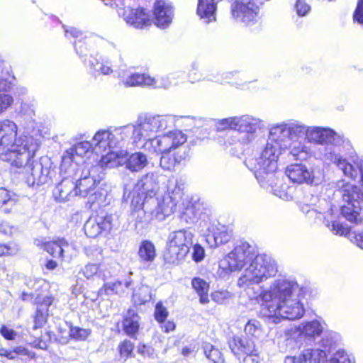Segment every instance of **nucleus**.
I'll return each instance as SVG.
<instances>
[{
	"mask_svg": "<svg viewBox=\"0 0 363 363\" xmlns=\"http://www.w3.org/2000/svg\"><path fill=\"white\" fill-rule=\"evenodd\" d=\"M243 271L237 281L252 301L262 307L264 316L274 323L282 320H296L305 313L301 302V287L290 279L279 277L268 287L259 286L278 273L277 261L266 254L254 256L253 248L247 242L237 245L233 251L219 262L218 273L225 277L230 273Z\"/></svg>",
	"mask_w": 363,
	"mask_h": 363,
	"instance_id": "nucleus-1",
	"label": "nucleus"
},
{
	"mask_svg": "<svg viewBox=\"0 0 363 363\" xmlns=\"http://www.w3.org/2000/svg\"><path fill=\"white\" fill-rule=\"evenodd\" d=\"M18 126L12 121H0V159L16 167L26 168L30 175L28 182L32 185L48 183L55 174L50 167L32 160L38 148V143L32 136H17Z\"/></svg>",
	"mask_w": 363,
	"mask_h": 363,
	"instance_id": "nucleus-2",
	"label": "nucleus"
},
{
	"mask_svg": "<svg viewBox=\"0 0 363 363\" xmlns=\"http://www.w3.org/2000/svg\"><path fill=\"white\" fill-rule=\"evenodd\" d=\"M324 158L333 163L346 177L356 180L359 177L361 187L340 180L336 184V194L341 196L345 203L341 207L342 216L350 223L363 225V159L356 157L352 159V164L332 147L326 148ZM353 234V236L350 234V240L363 249V230L358 229Z\"/></svg>",
	"mask_w": 363,
	"mask_h": 363,
	"instance_id": "nucleus-3",
	"label": "nucleus"
},
{
	"mask_svg": "<svg viewBox=\"0 0 363 363\" xmlns=\"http://www.w3.org/2000/svg\"><path fill=\"white\" fill-rule=\"evenodd\" d=\"M269 133L288 151V155L296 160H304L311 153L306 145L303 135L309 143L341 146L349 143L343 135L328 128L307 126L296 120H287L269 127Z\"/></svg>",
	"mask_w": 363,
	"mask_h": 363,
	"instance_id": "nucleus-4",
	"label": "nucleus"
},
{
	"mask_svg": "<svg viewBox=\"0 0 363 363\" xmlns=\"http://www.w3.org/2000/svg\"><path fill=\"white\" fill-rule=\"evenodd\" d=\"M173 123V118L169 116L144 115L139 116L134 125L100 130L91 140L93 152L99 155L112 149L122 148L128 138L132 139L133 143H137L142 138L164 130Z\"/></svg>",
	"mask_w": 363,
	"mask_h": 363,
	"instance_id": "nucleus-5",
	"label": "nucleus"
},
{
	"mask_svg": "<svg viewBox=\"0 0 363 363\" xmlns=\"http://www.w3.org/2000/svg\"><path fill=\"white\" fill-rule=\"evenodd\" d=\"M288 151L273 135L269 133L267 142L258 157H249L245 163L247 167L254 172L260 185L271 188L274 194L282 199H288L289 187L282 179L277 178L275 172L278 167V160Z\"/></svg>",
	"mask_w": 363,
	"mask_h": 363,
	"instance_id": "nucleus-6",
	"label": "nucleus"
},
{
	"mask_svg": "<svg viewBox=\"0 0 363 363\" xmlns=\"http://www.w3.org/2000/svg\"><path fill=\"white\" fill-rule=\"evenodd\" d=\"M216 126L218 131L228 129L237 131L239 134L238 141L242 145H248L257 139L265 123L257 117L245 114L218 120Z\"/></svg>",
	"mask_w": 363,
	"mask_h": 363,
	"instance_id": "nucleus-7",
	"label": "nucleus"
},
{
	"mask_svg": "<svg viewBox=\"0 0 363 363\" xmlns=\"http://www.w3.org/2000/svg\"><path fill=\"white\" fill-rule=\"evenodd\" d=\"M150 115L152 116L151 114ZM157 116H169L173 118V125L162 130V132L175 125V119L173 116L170 115ZM158 133H161V131L154 133L147 138H143L145 140L143 148L145 151L152 154H156L157 155L161 153H172V152L179 150V148L187 140L186 134L179 130H170L163 135L152 138V135Z\"/></svg>",
	"mask_w": 363,
	"mask_h": 363,
	"instance_id": "nucleus-8",
	"label": "nucleus"
},
{
	"mask_svg": "<svg viewBox=\"0 0 363 363\" xmlns=\"http://www.w3.org/2000/svg\"><path fill=\"white\" fill-rule=\"evenodd\" d=\"M193 234L189 230H179L169 233L164 259L170 264H179L184 259L192 245Z\"/></svg>",
	"mask_w": 363,
	"mask_h": 363,
	"instance_id": "nucleus-9",
	"label": "nucleus"
},
{
	"mask_svg": "<svg viewBox=\"0 0 363 363\" xmlns=\"http://www.w3.org/2000/svg\"><path fill=\"white\" fill-rule=\"evenodd\" d=\"M93 150L92 143L89 141L77 143L67 149L62 157L60 170L67 172L69 169L72 172H78L82 169L91 168L93 165L87 162L89 155Z\"/></svg>",
	"mask_w": 363,
	"mask_h": 363,
	"instance_id": "nucleus-10",
	"label": "nucleus"
},
{
	"mask_svg": "<svg viewBox=\"0 0 363 363\" xmlns=\"http://www.w3.org/2000/svg\"><path fill=\"white\" fill-rule=\"evenodd\" d=\"M76 189L77 195L88 198L89 202L94 203L102 196L99 192L97 180L94 175L91 174L90 168L82 169L78 172L77 177H75Z\"/></svg>",
	"mask_w": 363,
	"mask_h": 363,
	"instance_id": "nucleus-11",
	"label": "nucleus"
},
{
	"mask_svg": "<svg viewBox=\"0 0 363 363\" xmlns=\"http://www.w3.org/2000/svg\"><path fill=\"white\" fill-rule=\"evenodd\" d=\"M35 243L53 257L60 258L64 261L69 262L76 255L74 245L65 238H58L52 241L36 240Z\"/></svg>",
	"mask_w": 363,
	"mask_h": 363,
	"instance_id": "nucleus-12",
	"label": "nucleus"
},
{
	"mask_svg": "<svg viewBox=\"0 0 363 363\" xmlns=\"http://www.w3.org/2000/svg\"><path fill=\"white\" fill-rule=\"evenodd\" d=\"M286 175L294 183L318 185L323 180L320 170L309 169L302 164H292L286 168Z\"/></svg>",
	"mask_w": 363,
	"mask_h": 363,
	"instance_id": "nucleus-13",
	"label": "nucleus"
},
{
	"mask_svg": "<svg viewBox=\"0 0 363 363\" xmlns=\"http://www.w3.org/2000/svg\"><path fill=\"white\" fill-rule=\"evenodd\" d=\"M160 175L157 172H149L142 177L135 185L132 191H128L125 188L123 198L139 197L146 199L153 196L159 189Z\"/></svg>",
	"mask_w": 363,
	"mask_h": 363,
	"instance_id": "nucleus-14",
	"label": "nucleus"
},
{
	"mask_svg": "<svg viewBox=\"0 0 363 363\" xmlns=\"http://www.w3.org/2000/svg\"><path fill=\"white\" fill-rule=\"evenodd\" d=\"M233 17L246 26L255 23L259 13V6L255 0H235L231 5Z\"/></svg>",
	"mask_w": 363,
	"mask_h": 363,
	"instance_id": "nucleus-15",
	"label": "nucleus"
},
{
	"mask_svg": "<svg viewBox=\"0 0 363 363\" xmlns=\"http://www.w3.org/2000/svg\"><path fill=\"white\" fill-rule=\"evenodd\" d=\"M61 172L67 174V175L56 185L53 189L52 194L56 201L65 202L70 201L75 196H78L75 182V177H77L78 172H72L69 169L67 172Z\"/></svg>",
	"mask_w": 363,
	"mask_h": 363,
	"instance_id": "nucleus-16",
	"label": "nucleus"
},
{
	"mask_svg": "<svg viewBox=\"0 0 363 363\" xmlns=\"http://www.w3.org/2000/svg\"><path fill=\"white\" fill-rule=\"evenodd\" d=\"M126 201L130 200L131 216L135 219L136 226L147 224L155 220L153 213V208H151L146 202V199L139 197L124 198Z\"/></svg>",
	"mask_w": 363,
	"mask_h": 363,
	"instance_id": "nucleus-17",
	"label": "nucleus"
},
{
	"mask_svg": "<svg viewBox=\"0 0 363 363\" xmlns=\"http://www.w3.org/2000/svg\"><path fill=\"white\" fill-rule=\"evenodd\" d=\"M115 218L112 215L91 216L84 224V232L90 238H96L103 231L109 232L116 226Z\"/></svg>",
	"mask_w": 363,
	"mask_h": 363,
	"instance_id": "nucleus-18",
	"label": "nucleus"
},
{
	"mask_svg": "<svg viewBox=\"0 0 363 363\" xmlns=\"http://www.w3.org/2000/svg\"><path fill=\"white\" fill-rule=\"evenodd\" d=\"M146 202L151 208H153L154 217L157 221H162L165 218L172 213L177 206L174 199L170 196L159 195L157 197L150 196L146 198Z\"/></svg>",
	"mask_w": 363,
	"mask_h": 363,
	"instance_id": "nucleus-19",
	"label": "nucleus"
},
{
	"mask_svg": "<svg viewBox=\"0 0 363 363\" xmlns=\"http://www.w3.org/2000/svg\"><path fill=\"white\" fill-rule=\"evenodd\" d=\"M118 15L129 25L136 28H143L151 24V20L147 13L143 9H132L130 7H119Z\"/></svg>",
	"mask_w": 363,
	"mask_h": 363,
	"instance_id": "nucleus-20",
	"label": "nucleus"
},
{
	"mask_svg": "<svg viewBox=\"0 0 363 363\" xmlns=\"http://www.w3.org/2000/svg\"><path fill=\"white\" fill-rule=\"evenodd\" d=\"M154 23L160 28L169 26L174 18V9L168 0H156L153 6Z\"/></svg>",
	"mask_w": 363,
	"mask_h": 363,
	"instance_id": "nucleus-21",
	"label": "nucleus"
},
{
	"mask_svg": "<svg viewBox=\"0 0 363 363\" xmlns=\"http://www.w3.org/2000/svg\"><path fill=\"white\" fill-rule=\"evenodd\" d=\"M232 233L229 228L220 223H212L208 228L206 240L210 247L215 248L230 241Z\"/></svg>",
	"mask_w": 363,
	"mask_h": 363,
	"instance_id": "nucleus-22",
	"label": "nucleus"
},
{
	"mask_svg": "<svg viewBox=\"0 0 363 363\" xmlns=\"http://www.w3.org/2000/svg\"><path fill=\"white\" fill-rule=\"evenodd\" d=\"M326 352L319 349H306L296 356H286L284 363H324Z\"/></svg>",
	"mask_w": 363,
	"mask_h": 363,
	"instance_id": "nucleus-23",
	"label": "nucleus"
},
{
	"mask_svg": "<svg viewBox=\"0 0 363 363\" xmlns=\"http://www.w3.org/2000/svg\"><path fill=\"white\" fill-rule=\"evenodd\" d=\"M229 347L236 356L254 354L257 352L255 341L246 337L235 336L228 342Z\"/></svg>",
	"mask_w": 363,
	"mask_h": 363,
	"instance_id": "nucleus-24",
	"label": "nucleus"
},
{
	"mask_svg": "<svg viewBox=\"0 0 363 363\" xmlns=\"http://www.w3.org/2000/svg\"><path fill=\"white\" fill-rule=\"evenodd\" d=\"M108 265L105 263L100 264L89 263L82 267L79 274L86 279L94 280L96 279L106 280L111 276Z\"/></svg>",
	"mask_w": 363,
	"mask_h": 363,
	"instance_id": "nucleus-25",
	"label": "nucleus"
},
{
	"mask_svg": "<svg viewBox=\"0 0 363 363\" xmlns=\"http://www.w3.org/2000/svg\"><path fill=\"white\" fill-rule=\"evenodd\" d=\"M101 155L100 166L101 167L113 168L123 165V156L127 155V150L121 148L112 149Z\"/></svg>",
	"mask_w": 363,
	"mask_h": 363,
	"instance_id": "nucleus-26",
	"label": "nucleus"
},
{
	"mask_svg": "<svg viewBox=\"0 0 363 363\" xmlns=\"http://www.w3.org/2000/svg\"><path fill=\"white\" fill-rule=\"evenodd\" d=\"M148 164L147 155L141 152H136L123 156V165L132 172L142 171Z\"/></svg>",
	"mask_w": 363,
	"mask_h": 363,
	"instance_id": "nucleus-27",
	"label": "nucleus"
},
{
	"mask_svg": "<svg viewBox=\"0 0 363 363\" xmlns=\"http://www.w3.org/2000/svg\"><path fill=\"white\" fill-rule=\"evenodd\" d=\"M157 79L145 74H131L128 75L122 82L125 86H167L168 83L158 84Z\"/></svg>",
	"mask_w": 363,
	"mask_h": 363,
	"instance_id": "nucleus-28",
	"label": "nucleus"
},
{
	"mask_svg": "<svg viewBox=\"0 0 363 363\" xmlns=\"http://www.w3.org/2000/svg\"><path fill=\"white\" fill-rule=\"evenodd\" d=\"M160 167L165 170H172L177 164L185 161L188 157V154L185 151L177 150L172 153H161Z\"/></svg>",
	"mask_w": 363,
	"mask_h": 363,
	"instance_id": "nucleus-29",
	"label": "nucleus"
},
{
	"mask_svg": "<svg viewBox=\"0 0 363 363\" xmlns=\"http://www.w3.org/2000/svg\"><path fill=\"white\" fill-rule=\"evenodd\" d=\"M160 167L165 170H172L177 164L185 161L188 157V154L185 151L177 150L172 153H161Z\"/></svg>",
	"mask_w": 363,
	"mask_h": 363,
	"instance_id": "nucleus-30",
	"label": "nucleus"
},
{
	"mask_svg": "<svg viewBox=\"0 0 363 363\" xmlns=\"http://www.w3.org/2000/svg\"><path fill=\"white\" fill-rule=\"evenodd\" d=\"M301 337L308 340H315L319 337L323 331V326L318 320L303 322L297 328Z\"/></svg>",
	"mask_w": 363,
	"mask_h": 363,
	"instance_id": "nucleus-31",
	"label": "nucleus"
},
{
	"mask_svg": "<svg viewBox=\"0 0 363 363\" xmlns=\"http://www.w3.org/2000/svg\"><path fill=\"white\" fill-rule=\"evenodd\" d=\"M132 283L133 280L130 278L124 282L121 281L106 282L99 289V294L100 296L122 295L125 292V289H128L132 285Z\"/></svg>",
	"mask_w": 363,
	"mask_h": 363,
	"instance_id": "nucleus-32",
	"label": "nucleus"
},
{
	"mask_svg": "<svg viewBox=\"0 0 363 363\" xmlns=\"http://www.w3.org/2000/svg\"><path fill=\"white\" fill-rule=\"evenodd\" d=\"M216 4L213 0H199L197 13L205 23L216 20Z\"/></svg>",
	"mask_w": 363,
	"mask_h": 363,
	"instance_id": "nucleus-33",
	"label": "nucleus"
},
{
	"mask_svg": "<svg viewBox=\"0 0 363 363\" xmlns=\"http://www.w3.org/2000/svg\"><path fill=\"white\" fill-rule=\"evenodd\" d=\"M333 216V210L330 208L327 211H325V214L323 217V223L329 228V230L335 235H345L347 233L353 236V233L349 232V228L346 225H343L338 220H330V218Z\"/></svg>",
	"mask_w": 363,
	"mask_h": 363,
	"instance_id": "nucleus-34",
	"label": "nucleus"
},
{
	"mask_svg": "<svg viewBox=\"0 0 363 363\" xmlns=\"http://www.w3.org/2000/svg\"><path fill=\"white\" fill-rule=\"evenodd\" d=\"M206 70L199 67L196 63H193L191 65V69L188 74V77L191 83L200 82L202 80H211L218 82L219 79L216 76L213 74L206 73Z\"/></svg>",
	"mask_w": 363,
	"mask_h": 363,
	"instance_id": "nucleus-35",
	"label": "nucleus"
},
{
	"mask_svg": "<svg viewBox=\"0 0 363 363\" xmlns=\"http://www.w3.org/2000/svg\"><path fill=\"white\" fill-rule=\"evenodd\" d=\"M88 66L95 75L100 74L108 75L113 72L111 62L108 61H104L102 59L99 60L96 57H90L88 62Z\"/></svg>",
	"mask_w": 363,
	"mask_h": 363,
	"instance_id": "nucleus-36",
	"label": "nucleus"
},
{
	"mask_svg": "<svg viewBox=\"0 0 363 363\" xmlns=\"http://www.w3.org/2000/svg\"><path fill=\"white\" fill-rule=\"evenodd\" d=\"M191 286L199 296L200 303L202 304L208 303L209 302L208 283L201 278L194 277L191 281Z\"/></svg>",
	"mask_w": 363,
	"mask_h": 363,
	"instance_id": "nucleus-37",
	"label": "nucleus"
},
{
	"mask_svg": "<svg viewBox=\"0 0 363 363\" xmlns=\"http://www.w3.org/2000/svg\"><path fill=\"white\" fill-rule=\"evenodd\" d=\"M138 254L141 261L152 262L156 257V249L151 241L143 240L140 244Z\"/></svg>",
	"mask_w": 363,
	"mask_h": 363,
	"instance_id": "nucleus-38",
	"label": "nucleus"
},
{
	"mask_svg": "<svg viewBox=\"0 0 363 363\" xmlns=\"http://www.w3.org/2000/svg\"><path fill=\"white\" fill-rule=\"evenodd\" d=\"M123 327L125 333L130 337H133L139 329V317L132 310H129L123 321Z\"/></svg>",
	"mask_w": 363,
	"mask_h": 363,
	"instance_id": "nucleus-39",
	"label": "nucleus"
},
{
	"mask_svg": "<svg viewBox=\"0 0 363 363\" xmlns=\"http://www.w3.org/2000/svg\"><path fill=\"white\" fill-rule=\"evenodd\" d=\"M206 357L213 363H223L224 359L218 349L215 348L209 343H205L203 345Z\"/></svg>",
	"mask_w": 363,
	"mask_h": 363,
	"instance_id": "nucleus-40",
	"label": "nucleus"
},
{
	"mask_svg": "<svg viewBox=\"0 0 363 363\" xmlns=\"http://www.w3.org/2000/svg\"><path fill=\"white\" fill-rule=\"evenodd\" d=\"M245 333L246 335L258 337L262 333L260 323L257 320H250L245 326Z\"/></svg>",
	"mask_w": 363,
	"mask_h": 363,
	"instance_id": "nucleus-41",
	"label": "nucleus"
},
{
	"mask_svg": "<svg viewBox=\"0 0 363 363\" xmlns=\"http://www.w3.org/2000/svg\"><path fill=\"white\" fill-rule=\"evenodd\" d=\"M164 194L170 196L172 199H174V203L177 204L179 200L183 195V189L182 185L177 182H171L168 186L167 192Z\"/></svg>",
	"mask_w": 363,
	"mask_h": 363,
	"instance_id": "nucleus-42",
	"label": "nucleus"
},
{
	"mask_svg": "<svg viewBox=\"0 0 363 363\" xmlns=\"http://www.w3.org/2000/svg\"><path fill=\"white\" fill-rule=\"evenodd\" d=\"M134 347V344L128 340L121 342L118 347L121 357L126 360L128 357H131Z\"/></svg>",
	"mask_w": 363,
	"mask_h": 363,
	"instance_id": "nucleus-43",
	"label": "nucleus"
},
{
	"mask_svg": "<svg viewBox=\"0 0 363 363\" xmlns=\"http://www.w3.org/2000/svg\"><path fill=\"white\" fill-rule=\"evenodd\" d=\"M91 334V330L81 328L79 327H71L69 330V335L72 338L78 340H84L86 339Z\"/></svg>",
	"mask_w": 363,
	"mask_h": 363,
	"instance_id": "nucleus-44",
	"label": "nucleus"
},
{
	"mask_svg": "<svg viewBox=\"0 0 363 363\" xmlns=\"http://www.w3.org/2000/svg\"><path fill=\"white\" fill-rule=\"evenodd\" d=\"M27 354V351L22 347H18L13 351H9L4 348H0V356H4L11 359L18 360V355Z\"/></svg>",
	"mask_w": 363,
	"mask_h": 363,
	"instance_id": "nucleus-45",
	"label": "nucleus"
},
{
	"mask_svg": "<svg viewBox=\"0 0 363 363\" xmlns=\"http://www.w3.org/2000/svg\"><path fill=\"white\" fill-rule=\"evenodd\" d=\"M19 250V247L14 242L7 244L0 243V257L16 255Z\"/></svg>",
	"mask_w": 363,
	"mask_h": 363,
	"instance_id": "nucleus-46",
	"label": "nucleus"
},
{
	"mask_svg": "<svg viewBox=\"0 0 363 363\" xmlns=\"http://www.w3.org/2000/svg\"><path fill=\"white\" fill-rule=\"evenodd\" d=\"M133 297H138V300L144 303L151 298L150 289L147 286H142L139 289V291L137 292L135 290L133 292Z\"/></svg>",
	"mask_w": 363,
	"mask_h": 363,
	"instance_id": "nucleus-47",
	"label": "nucleus"
},
{
	"mask_svg": "<svg viewBox=\"0 0 363 363\" xmlns=\"http://www.w3.org/2000/svg\"><path fill=\"white\" fill-rule=\"evenodd\" d=\"M328 363H351V361L345 351L338 350L331 356Z\"/></svg>",
	"mask_w": 363,
	"mask_h": 363,
	"instance_id": "nucleus-48",
	"label": "nucleus"
},
{
	"mask_svg": "<svg viewBox=\"0 0 363 363\" xmlns=\"http://www.w3.org/2000/svg\"><path fill=\"white\" fill-rule=\"evenodd\" d=\"M167 315L168 311L167 308L162 305V303H157L155 306V320L160 323H162L165 321Z\"/></svg>",
	"mask_w": 363,
	"mask_h": 363,
	"instance_id": "nucleus-49",
	"label": "nucleus"
},
{
	"mask_svg": "<svg viewBox=\"0 0 363 363\" xmlns=\"http://www.w3.org/2000/svg\"><path fill=\"white\" fill-rule=\"evenodd\" d=\"M301 209L309 218H314L315 220H322L325 214V211H318L308 206H303Z\"/></svg>",
	"mask_w": 363,
	"mask_h": 363,
	"instance_id": "nucleus-50",
	"label": "nucleus"
},
{
	"mask_svg": "<svg viewBox=\"0 0 363 363\" xmlns=\"http://www.w3.org/2000/svg\"><path fill=\"white\" fill-rule=\"evenodd\" d=\"M46 317L47 314L45 311H44V308H38L36 311V314L34 318V329H37L42 327L43 324L46 322Z\"/></svg>",
	"mask_w": 363,
	"mask_h": 363,
	"instance_id": "nucleus-51",
	"label": "nucleus"
},
{
	"mask_svg": "<svg viewBox=\"0 0 363 363\" xmlns=\"http://www.w3.org/2000/svg\"><path fill=\"white\" fill-rule=\"evenodd\" d=\"M13 103V98L6 94L0 93V114L5 111Z\"/></svg>",
	"mask_w": 363,
	"mask_h": 363,
	"instance_id": "nucleus-52",
	"label": "nucleus"
},
{
	"mask_svg": "<svg viewBox=\"0 0 363 363\" xmlns=\"http://www.w3.org/2000/svg\"><path fill=\"white\" fill-rule=\"evenodd\" d=\"M16 201L11 198L9 192L5 189H0V204L13 206Z\"/></svg>",
	"mask_w": 363,
	"mask_h": 363,
	"instance_id": "nucleus-53",
	"label": "nucleus"
},
{
	"mask_svg": "<svg viewBox=\"0 0 363 363\" xmlns=\"http://www.w3.org/2000/svg\"><path fill=\"white\" fill-rule=\"evenodd\" d=\"M177 73H170L167 75L161 76L160 78H157L156 79L158 80V84H163V83H168V85L167 86H153L154 88H164L167 89L170 86L173 84H177V82H172L171 79H174V76Z\"/></svg>",
	"mask_w": 363,
	"mask_h": 363,
	"instance_id": "nucleus-54",
	"label": "nucleus"
},
{
	"mask_svg": "<svg viewBox=\"0 0 363 363\" xmlns=\"http://www.w3.org/2000/svg\"><path fill=\"white\" fill-rule=\"evenodd\" d=\"M311 7L303 0H297L296 4V13L300 16H306L310 11Z\"/></svg>",
	"mask_w": 363,
	"mask_h": 363,
	"instance_id": "nucleus-55",
	"label": "nucleus"
},
{
	"mask_svg": "<svg viewBox=\"0 0 363 363\" xmlns=\"http://www.w3.org/2000/svg\"><path fill=\"white\" fill-rule=\"evenodd\" d=\"M204 256L205 251L203 247L199 244L195 245L193 247L192 259L198 262L201 261L204 258Z\"/></svg>",
	"mask_w": 363,
	"mask_h": 363,
	"instance_id": "nucleus-56",
	"label": "nucleus"
},
{
	"mask_svg": "<svg viewBox=\"0 0 363 363\" xmlns=\"http://www.w3.org/2000/svg\"><path fill=\"white\" fill-rule=\"evenodd\" d=\"M353 18L354 21L363 24V0H359Z\"/></svg>",
	"mask_w": 363,
	"mask_h": 363,
	"instance_id": "nucleus-57",
	"label": "nucleus"
},
{
	"mask_svg": "<svg viewBox=\"0 0 363 363\" xmlns=\"http://www.w3.org/2000/svg\"><path fill=\"white\" fill-rule=\"evenodd\" d=\"M212 299L218 303H223L225 300L228 298L230 297V293L227 291H215L211 295Z\"/></svg>",
	"mask_w": 363,
	"mask_h": 363,
	"instance_id": "nucleus-58",
	"label": "nucleus"
},
{
	"mask_svg": "<svg viewBox=\"0 0 363 363\" xmlns=\"http://www.w3.org/2000/svg\"><path fill=\"white\" fill-rule=\"evenodd\" d=\"M138 352L144 357H148L150 358L155 357L154 350L151 347L145 345H139L138 347Z\"/></svg>",
	"mask_w": 363,
	"mask_h": 363,
	"instance_id": "nucleus-59",
	"label": "nucleus"
},
{
	"mask_svg": "<svg viewBox=\"0 0 363 363\" xmlns=\"http://www.w3.org/2000/svg\"><path fill=\"white\" fill-rule=\"evenodd\" d=\"M1 335L6 340H14L16 336V333L5 325H3L0 329Z\"/></svg>",
	"mask_w": 363,
	"mask_h": 363,
	"instance_id": "nucleus-60",
	"label": "nucleus"
},
{
	"mask_svg": "<svg viewBox=\"0 0 363 363\" xmlns=\"http://www.w3.org/2000/svg\"><path fill=\"white\" fill-rule=\"evenodd\" d=\"M240 363H259L257 352L254 354H247Z\"/></svg>",
	"mask_w": 363,
	"mask_h": 363,
	"instance_id": "nucleus-61",
	"label": "nucleus"
},
{
	"mask_svg": "<svg viewBox=\"0 0 363 363\" xmlns=\"http://www.w3.org/2000/svg\"><path fill=\"white\" fill-rule=\"evenodd\" d=\"M162 324V325H161V328L165 333H169L170 331H172L175 328V324L172 321H167V322L164 321Z\"/></svg>",
	"mask_w": 363,
	"mask_h": 363,
	"instance_id": "nucleus-62",
	"label": "nucleus"
},
{
	"mask_svg": "<svg viewBox=\"0 0 363 363\" xmlns=\"http://www.w3.org/2000/svg\"><path fill=\"white\" fill-rule=\"evenodd\" d=\"M53 300H54V298L52 296H45V297H44L43 299V301H42V303L40 304V309L44 308V311L45 310L47 311V308L48 306H50L52 303Z\"/></svg>",
	"mask_w": 363,
	"mask_h": 363,
	"instance_id": "nucleus-63",
	"label": "nucleus"
},
{
	"mask_svg": "<svg viewBox=\"0 0 363 363\" xmlns=\"http://www.w3.org/2000/svg\"><path fill=\"white\" fill-rule=\"evenodd\" d=\"M65 31L66 35L68 33H70V35L73 38H78L82 35V32L75 28H70L69 29H65Z\"/></svg>",
	"mask_w": 363,
	"mask_h": 363,
	"instance_id": "nucleus-64",
	"label": "nucleus"
}]
</instances>
